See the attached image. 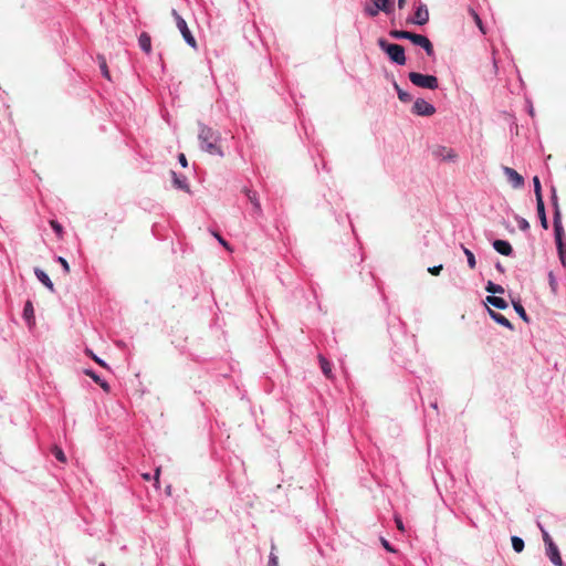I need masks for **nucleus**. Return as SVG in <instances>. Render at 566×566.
Segmentation results:
<instances>
[{
    "mask_svg": "<svg viewBox=\"0 0 566 566\" xmlns=\"http://www.w3.org/2000/svg\"><path fill=\"white\" fill-rule=\"evenodd\" d=\"M201 148L210 155L223 156L219 146L220 136L212 128L202 126L198 135Z\"/></svg>",
    "mask_w": 566,
    "mask_h": 566,
    "instance_id": "obj_1",
    "label": "nucleus"
},
{
    "mask_svg": "<svg viewBox=\"0 0 566 566\" xmlns=\"http://www.w3.org/2000/svg\"><path fill=\"white\" fill-rule=\"evenodd\" d=\"M379 48L388 55V57L398 65L406 64L405 49L400 44L389 43L385 39L380 38L377 41Z\"/></svg>",
    "mask_w": 566,
    "mask_h": 566,
    "instance_id": "obj_2",
    "label": "nucleus"
},
{
    "mask_svg": "<svg viewBox=\"0 0 566 566\" xmlns=\"http://www.w3.org/2000/svg\"><path fill=\"white\" fill-rule=\"evenodd\" d=\"M408 77L413 85L421 88L437 90L439 87L438 77L434 75L410 72Z\"/></svg>",
    "mask_w": 566,
    "mask_h": 566,
    "instance_id": "obj_3",
    "label": "nucleus"
},
{
    "mask_svg": "<svg viewBox=\"0 0 566 566\" xmlns=\"http://www.w3.org/2000/svg\"><path fill=\"white\" fill-rule=\"evenodd\" d=\"M172 17L175 18L176 20V25L177 28L179 29L180 33L182 34V38L185 39V41L193 49L197 48V42L193 38V35L191 34L188 25H187V22L178 14V12L176 10H172L171 12Z\"/></svg>",
    "mask_w": 566,
    "mask_h": 566,
    "instance_id": "obj_4",
    "label": "nucleus"
},
{
    "mask_svg": "<svg viewBox=\"0 0 566 566\" xmlns=\"http://www.w3.org/2000/svg\"><path fill=\"white\" fill-rule=\"evenodd\" d=\"M432 156L443 161H455L458 159V154L454 149L441 145L432 148Z\"/></svg>",
    "mask_w": 566,
    "mask_h": 566,
    "instance_id": "obj_5",
    "label": "nucleus"
},
{
    "mask_svg": "<svg viewBox=\"0 0 566 566\" xmlns=\"http://www.w3.org/2000/svg\"><path fill=\"white\" fill-rule=\"evenodd\" d=\"M412 113L419 116H431L436 113V108L423 98H418L413 103Z\"/></svg>",
    "mask_w": 566,
    "mask_h": 566,
    "instance_id": "obj_6",
    "label": "nucleus"
},
{
    "mask_svg": "<svg viewBox=\"0 0 566 566\" xmlns=\"http://www.w3.org/2000/svg\"><path fill=\"white\" fill-rule=\"evenodd\" d=\"M429 21V10L424 3H419L415 11L413 18L407 20V23H413L418 25H423Z\"/></svg>",
    "mask_w": 566,
    "mask_h": 566,
    "instance_id": "obj_7",
    "label": "nucleus"
},
{
    "mask_svg": "<svg viewBox=\"0 0 566 566\" xmlns=\"http://www.w3.org/2000/svg\"><path fill=\"white\" fill-rule=\"evenodd\" d=\"M410 41L415 45L421 46L426 51L428 56H432L433 55V53H434L433 45H432L431 41L427 36L421 35V34H417V33H412V35L410 38Z\"/></svg>",
    "mask_w": 566,
    "mask_h": 566,
    "instance_id": "obj_8",
    "label": "nucleus"
},
{
    "mask_svg": "<svg viewBox=\"0 0 566 566\" xmlns=\"http://www.w3.org/2000/svg\"><path fill=\"white\" fill-rule=\"evenodd\" d=\"M504 174L514 188H521L524 185V178L513 168L504 167Z\"/></svg>",
    "mask_w": 566,
    "mask_h": 566,
    "instance_id": "obj_9",
    "label": "nucleus"
},
{
    "mask_svg": "<svg viewBox=\"0 0 566 566\" xmlns=\"http://www.w3.org/2000/svg\"><path fill=\"white\" fill-rule=\"evenodd\" d=\"M546 555L555 566H564V562L556 544H549L546 546Z\"/></svg>",
    "mask_w": 566,
    "mask_h": 566,
    "instance_id": "obj_10",
    "label": "nucleus"
},
{
    "mask_svg": "<svg viewBox=\"0 0 566 566\" xmlns=\"http://www.w3.org/2000/svg\"><path fill=\"white\" fill-rule=\"evenodd\" d=\"M493 248L496 252H499L502 255H510L513 251L512 245L504 240H495L493 242Z\"/></svg>",
    "mask_w": 566,
    "mask_h": 566,
    "instance_id": "obj_11",
    "label": "nucleus"
},
{
    "mask_svg": "<svg viewBox=\"0 0 566 566\" xmlns=\"http://www.w3.org/2000/svg\"><path fill=\"white\" fill-rule=\"evenodd\" d=\"M23 317L28 322L29 326H33L35 324L34 321V308L31 301H27L23 308Z\"/></svg>",
    "mask_w": 566,
    "mask_h": 566,
    "instance_id": "obj_12",
    "label": "nucleus"
},
{
    "mask_svg": "<svg viewBox=\"0 0 566 566\" xmlns=\"http://www.w3.org/2000/svg\"><path fill=\"white\" fill-rule=\"evenodd\" d=\"M244 192H245V195L248 197V200L253 206L254 212L256 214H261L262 213V209H261V205H260V201L258 199L256 192L252 191L250 189H244Z\"/></svg>",
    "mask_w": 566,
    "mask_h": 566,
    "instance_id": "obj_13",
    "label": "nucleus"
},
{
    "mask_svg": "<svg viewBox=\"0 0 566 566\" xmlns=\"http://www.w3.org/2000/svg\"><path fill=\"white\" fill-rule=\"evenodd\" d=\"M377 9L385 12L386 14H390L394 10L392 0H370Z\"/></svg>",
    "mask_w": 566,
    "mask_h": 566,
    "instance_id": "obj_14",
    "label": "nucleus"
},
{
    "mask_svg": "<svg viewBox=\"0 0 566 566\" xmlns=\"http://www.w3.org/2000/svg\"><path fill=\"white\" fill-rule=\"evenodd\" d=\"M536 209H537L538 218L541 220V226L545 230H547L548 229V222H547V218H546V213H545L544 200L536 201Z\"/></svg>",
    "mask_w": 566,
    "mask_h": 566,
    "instance_id": "obj_15",
    "label": "nucleus"
},
{
    "mask_svg": "<svg viewBox=\"0 0 566 566\" xmlns=\"http://www.w3.org/2000/svg\"><path fill=\"white\" fill-rule=\"evenodd\" d=\"M34 273L43 285H45L51 292H54V285L49 275L44 271L35 269Z\"/></svg>",
    "mask_w": 566,
    "mask_h": 566,
    "instance_id": "obj_16",
    "label": "nucleus"
},
{
    "mask_svg": "<svg viewBox=\"0 0 566 566\" xmlns=\"http://www.w3.org/2000/svg\"><path fill=\"white\" fill-rule=\"evenodd\" d=\"M138 42H139V46L142 48V50L145 53L149 54L151 52V39L148 33L143 32L139 35Z\"/></svg>",
    "mask_w": 566,
    "mask_h": 566,
    "instance_id": "obj_17",
    "label": "nucleus"
},
{
    "mask_svg": "<svg viewBox=\"0 0 566 566\" xmlns=\"http://www.w3.org/2000/svg\"><path fill=\"white\" fill-rule=\"evenodd\" d=\"M489 313H490L491 317L496 323H499V324H501V325H503V326H505V327H507L510 329H513V326H512L511 322L504 315H502L500 313H496V312H494L493 310H490V308H489Z\"/></svg>",
    "mask_w": 566,
    "mask_h": 566,
    "instance_id": "obj_18",
    "label": "nucleus"
},
{
    "mask_svg": "<svg viewBox=\"0 0 566 566\" xmlns=\"http://www.w3.org/2000/svg\"><path fill=\"white\" fill-rule=\"evenodd\" d=\"M486 302L490 305H492L496 308H500V310H505L507 307V303L505 302V300L502 297L495 296V295L488 296Z\"/></svg>",
    "mask_w": 566,
    "mask_h": 566,
    "instance_id": "obj_19",
    "label": "nucleus"
},
{
    "mask_svg": "<svg viewBox=\"0 0 566 566\" xmlns=\"http://www.w3.org/2000/svg\"><path fill=\"white\" fill-rule=\"evenodd\" d=\"M318 360H319V365H321V369H322L323 374L328 379H332L333 378V374H332L331 363L323 355L318 356Z\"/></svg>",
    "mask_w": 566,
    "mask_h": 566,
    "instance_id": "obj_20",
    "label": "nucleus"
},
{
    "mask_svg": "<svg viewBox=\"0 0 566 566\" xmlns=\"http://www.w3.org/2000/svg\"><path fill=\"white\" fill-rule=\"evenodd\" d=\"M170 174H171V177H172V180H174V185H175L176 188L181 189V190H186V191L189 190V187L186 184L185 178H180L175 171H170Z\"/></svg>",
    "mask_w": 566,
    "mask_h": 566,
    "instance_id": "obj_21",
    "label": "nucleus"
},
{
    "mask_svg": "<svg viewBox=\"0 0 566 566\" xmlns=\"http://www.w3.org/2000/svg\"><path fill=\"white\" fill-rule=\"evenodd\" d=\"M85 374L90 376L96 384H98L104 389V391H109V385L105 380H102L99 376H97L94 371L86 370Z\"/></svg>",
    "mask_w": 566,
    "mask_h": 566,
    "instance_id": "obj_22",
    "label": "nucleus"
},
{
    "mask_svg": "<svg viewBox=\"0 0 566 566\" xmlns=\"http://www.w3.org/2000/svg\"><path fill=\"white\" fill-rule=\"evenodd\" d=\"M389 35L394 39H397V40H400V39H406V40H410L411 35H412V32H409V31H402V30H391L389 32Z\"/></svg>",
    "mask_w": 566,
    "mask_h": 566,
    "instance_id": "obj_23",
    "label": "nucleus"
},
{
    "mask_svg": "<svg viewBox=\"0 0 566 566\" xmlns=\"http://www.w3.org/2000/svg\"><path fill=\"white\" fill-rule=\"evenodd\" d=\"M394 87L397 91L398 98L401 102L408 103L412 99L411 95L409 93L405 92L403 90H401L400 86L397 84V82H394Z\"/></svg>",
    "mask_w": 566,
    "mask_h": 566,
    "instance_id": "obj_24",
    "label": "nucleus"
},
{
    "mask_svg": "<svg viewBox=\"0 0 566 566\" xmlns=\"http://www.w3.org/2000/svg\"><path fill=\"white\" fill-rule=\"evenodd\" d=\"M99 69L105 78L111 80V74L107 67L106 59L103 55L97 56Z\"/></svg>",
    "mask_w": 566,
    "mask_h": 566,
    "instance_id": "obj_25",
    "label": "nucleus"
},
{
    "mask_svg": "<svg viewBox=\"0 0 566 566\" xmlns=\"http://www.w3.org/2000/svg\"><path fill=\"white\" fill-rule=\"evenodd\" d=\"M554 232H555L556 245L564 244V241H563V235H564L563 224H554Z\"/></svg>",
    "mask_w": 566,
    "mask_h": 566,
    "instance_id": "obj_26",
    "label": "nucleus"
},
{
    "mask_svg": "<svg viewBox=\"0 0 566 566\" xmlns=\"http://www.w3.org/2000/svg\"><path fill=\"white\" fill-rule=\"evenodd\" d=\"M486 292L492 294H503L504 289L501 285L494 284L493 282L489 281L485 287Z\"/></svg>",
    "mask_w": 566,
    "mask_h": 566,
    "instance_id": "obj_27",
    "label": "nucleus"
},
{
    "mask_svg": "<svg viewBox=\"0 0 566 566\" xmlns=\"http://www.w3.org/2000/svg\"><path fill=\"white\" fill-rule=\"evenodd\" d=\"M469 13L472 17V19L474 20V22L478 25V28L480 29V31L484 34L485 30H484L483 23L479 17V14L476 13V11L472 8H469Z\"/></svg>",
    "mask_w": 566,
    "mask_h": 566,
    "instance_id": "obj_28",
    "label": "nucleus"
},
{
    "mask_svg": "<svg viewBox=\"0 0 566 566\" xmlns=\"http://www.w3.org/2000/svg\"><path fill=\"white\" fill-rule=\"evenodd\" d=\"M512 541V546H513V549L516 552V553H521L523 549H524V541L518 537V536H513L511 538Z\"/></svg>",
    "mask_w": 566,
    "mask_h": 566,
    "instance_id": "obj_29",
    "label": "nucleus"
},
{
    "mask_svg": "<svg viewBox=\"0 0 566 566\" xmlns=\"http://www.w3.org/2000/svg\"><path fill=\"white\" fill-rule=\"evenodd\" d=\"M533 184H534V192H535L536 201L543 200L541 181L537 176H535L533 178Z\"/></svg>",
    "mask_w": 566,
    "mask_h": 566,
    "instance_id": "obj_30",
    "label": "nucleus"
},
{
    "mask_svg": "<svg viewBox=\"0 0 566 566\" xmlns=\"http://www.w3.org/2000/svg\"><path fill=\"white\" fill-rule=\"evenodd\" d=\"M462 250L468 259V264L471 269H474L475 265H476V261H475V256L474 254L469 250L467 249L464 245H462Z\"/></svg>",
    "mask_w": 566,
    "mask_h": 566,
    "instance_id": "obj_31",
    "label": "nucleus"
},
{
    "mask_svg": "<svg viewBox=\"0 0 566 566\" xmlns=\"http://www.w3.org/2000/svg\"><path fill=\"white\" fill-rule=\"evenodd\" d=\"M52 453L54 454V457H55L60 462H62V463H65V462H66V457H65V454H64L63 450H62L60 447L54 446V447L52 448Z\"/></svg>",
    "mask_w": 566,
    "mask_h": 566,
    "instance_id": "obj_32",
    "label": "nucleus"
},
{
    "mask_svg": "<svg viewBox=\"0 0 566 566\" xmlns=\"http://www.w3.org/2000/svg\"><path fill=\"white\" fill-rule=\"evenodd\" d=\"M513 306H514V310L516 311V313L520 315V317L523 321L528 322V316H527L524 307L522 306V304L521 303H514Z\"/></svg>",
    "mask_w": 566,
    "mask_h": 566,
    "instance_id": "obj_33",
    "label": "nucleus"
},
{
    "mask_svg": "<svg viewBox=\"0 0 566 566\" xmlns=\"http://www.w3.org/2000/svg\"><path fill=\"white\" fill-rule=\"evenodd\" d=\"M557 250H558L559 260H560L563 266L566 268V245H565V243L557 245Z\"/></svg>",
    "mask_w": 566,
    "mask_h": 566,
    "instance_id": "obj_34",
    "label": "nucleus"
},
{
    "mask_svg": "<svg viewBox=\"0 0 566 566\" xmlns=\"http://www.w3.org/2000/svg\"><path fill=\"white\" fill-rule=\"evenodd\" d=\"M379 11H380V10H379V9H377V7H375V4H373V6H366V7H365V13H366L367 15H369V17H373V18H374V17H376V15H378Z\"/></svg>",
    "mask_w": 566,
    "mask_h": 566,
    "instance_id": "obj_35",
    "label": "nucleus"
},
{
    "mask_svg": "<svg viewBox=\"0 0 566 566\" xmlns=\"http://www.w3.org/2000/svg\"><path fill=\"white\" fill-rule=\"evenodd\" d=\"M517 224H518V228L522 230V231H526L530 229V223L526 219L524 218H517Z\"/></svg>",
    "mask_w": 566,
    "mask_h": 566,
    "instance_id": "obj_36",
    "label": "nucleus"
},
{
    "mask_svg": "<svg viewBox=\"0 0 566 566\" xmlns=\"http://www.w3.org/2000/svg\"><path fill=\"white\" fill-rule=\"evenodd\" d=\"M541 531H542L543 541L546 546H548L549 544H555L553 542L552 537L549 536V534L542 526H541Z\"/></svg>",
    "mask_w": 566,
    "mask_h": 566,
    "instance_id": "obj_37",
    "label": "nucleus"
},
{
    "mask_svg": "<svg viewBox=\"0 0 566 566\" xmlns=\"http://www.w3.org/2000/svg\"><path fill=\"white\" fill-rule=\"evenodd\" d=\"M554 224H562V213L559 207L554 208Z\"/></svg>",
    "mask_w": 566,
    "mask_h": 566,
    "instance_id": "obj_38",
    "label": "nucleus"
},
{
    "mask_svg": "<svg viewBox=\"0 0 566 566\" xmlns=\"http://www.w3.org/2000/svg\"><path fill=\"white\" fill-rule=\"evenodd\" d=\"M50 224L53 228V230L57 233V235L61 237L63 231L62 226L55 220H51Z\"/></svg>",
    "mask_w": 566,
    "mask_h": 566,
    "instance_id": "obj_39",
    "label": "nucleus"
},
{
    "mask_svg": "<svg viewBox=\"0 0 566 566\" xmlns=\"http://www.w3.org/2000/svg\"><path fill=\"white\" fill-rule=\"evenodd\" d=\"M548 280H549V285H551L553 292H556V290H557V282H556L555 276H554V274L552 272L548 274Z\"/></svg>",
    "mask_w": 566,
    "mask_h": 566,
    "instance_id": "obj_40",
    "label": "nucleus"
},
{
    "mask_svg": "<svg viewBox=\"0 0 566 566\" xmlns=\"http://www.w3.org/2000/svg\"><path fill=\"white\" fill-rule=\"evenodd\" d=\"M86 353H87V355H90V356H91V357H92V358H93V359H94V360H95L99 366H102V367H106V364H105L102 359H99L97 356H95V355L93 354V352H92V350L86 349Z\"/></svg>",
    "mask_w": 566,
    "mask_h": 566,
    "instance_id": "obj_41",
    "label": "nucleus"
},
{
    "mask_svg": "<svg viewBox=\"0 0 566 566\" xmlns=\"http://www.w3.org/2000/svg\"><path fill=\"white\" fill-rule=\"evenodd\" d=\"M57 261H59V262L61 263V265L63 266V269H64L65 273H70V265H69L67 261H66L64 258H62V256H60V258L57 259Z\"/></svg>",
    "mask_w": 566,
    "mask_h": 566,
    "instance_id": "obj_42",
    "label": "nucleus"
},
{
    "mask_svg": "<svg viewBox=\"0 0 566 566\" xmlns=\"http://www.w3.org/2000/svg\"><path fill=\"white\" fill-rule=\"evenodd\" d=\"M428 271L432 275H439L440 272L442 271V265H437V266L429 268Z\"/></svg>",
    "mask_w": 566,
    "mask_h": 566,
    "instance_id": "obj_43",
    "label": "nucleus"
},
{
    "mask_svg": "<svg viewBox=\"0 0 566 566\" xmlns=\"http://www.w3.org/2000/svg\"><path fill=\"white\" fill-rule=\"evenodd\" d=\"M552 203H553L554 208L559 207L555 188L552 189Z\"/></svg>",
    "mask_w": 566,
    "mask_h": 566,
    "instance_id": "obj_44",
    "label": "nucleus"
},
{
    "mask_svg": "<svg viewBox=\"0 0 566 566\" xmlns=\"http://www.w3.org/2000/svg\"><path fill=\"white\" fill-rule=\"evenodd\" d=\"M395 522H396L397 528L400 532H405L403 523H402L401 518L398 515L395 516Z\"/></svg>",
    "mask_w": 566,
    "mask_h": 566,
    "instance_id": "obj_45",
    "label": "nucleus"
},
{
    "mask_svg": "<svg viewBox=\"0 0 566 566\" xmlns=\"http://www.w3.org/2000/svg\"><path fill=\"white\" fill-rule=\"evenodd\" d=\"M214 237L218 239V241L228 250H230V247L228 244V242L219 234V233H213Z\"/></svg>",
    "mask_w": 566,
    "mask_h": 566,
    "instance_id": "obj_46",
    "label": "nucleus"
},
{
    "mask_svg": "<svg viewBox=\"0 0 566 566\" xmlns=\"http://www.w3.org/2000/svg\"><path fill=\"white\" fill-rule=\"evenodd\" d=\"M178 160H179V163H180V165L182 167H187L188 166V161H187V158H186L185 154H179Z\"/></svg>",
    "mask_w": 566,
    "mask_h": 566,
    "instance_id": "obj_47",
    "label": "nucleus"
},
{
    "mask_svg": "<svg viewBox=\"0 0 566 566\" xmlns=\"http://www.w3.org/2000/svg\"><path fill=\"white\" fill-rule=\"evenodd\" d=\"M381 544L385 547V549H387L388 552H395V549L391 547V545L388 543L387 539L381 538Z\"/></svg>",
    "mask_w": 566,
    "mask_h": 566,
    "instance_id": "obj_48",
    "label": "nucleus"
},
{
    "mask_svg": "<svg viewBox=\"0 0 566 566\" xmlns=\"http://www.w3.org/2000/svg\"><path fill=\"white\" fill-rule=\"evenodd\" d=\"M269 564L270 566H277V557L273 553L270 555Z\"/></svg>",
    "mask_w": 566,
    "mask_h": 566,
    "instance_id": "obj_49",
    "label": "nucleus"
},
{
    "mask_svg": "<svg viewBox=\"0 0 566 566\" xmlns=\"http://www.w3.org/2000/svg\"><path fill=\"white\" fill-rule=\"evenodd\" d=\"M160 468H157L155 471V482L159 483Z\"/></svg>",
    "mask_w": 566,
    "mask_h": 566,
    "instance_id": "obj_50",
    "label": "nucleus"
},
{
    "mask_svg": "<svg viewBox=\"0 0 566 566\" xmlns=\"http://www.w3.org/2000/svg\"><path fill=\"white\" fill-rule=\"evenodd\" d=\"M406 6V0H398V8L403 9Z\"/></svg>",
    "mask_w": 566,
    "mask_h": 566,
    "instance_id": "obj_51",
    "label": "nucleus"
},
{
    "mask_svg": "<svg viewBox=\"0 0 566 566\" xmlns=\"http://www.w3.org/2000/svg\"><path fill=\"white\" fill-rule=\"evenodd\" d=\"M143 479L146 480V481H149L150 480V474L149 473H144L143 474Z\"/></svg>",
    "mask_w": 566,
    "mask_h": 566,
    "instance_id": "obj_52",
    "label": "nucleus"
},
{
    "mask_svg": "<svg viewBox=\"0 0 566 566\" xmlns=\"http://www.w3.org/2000/svg\"><path fill=\"white\" fill-rule=\"evenodd\" d=\"M99 566H106L104 563H101Z\"/></svg>",
    "mask_w": 566,
    "mask_h": 566,
    "instance_id": "obj_53",
    "label": "nucleus"
}]
</instances>
